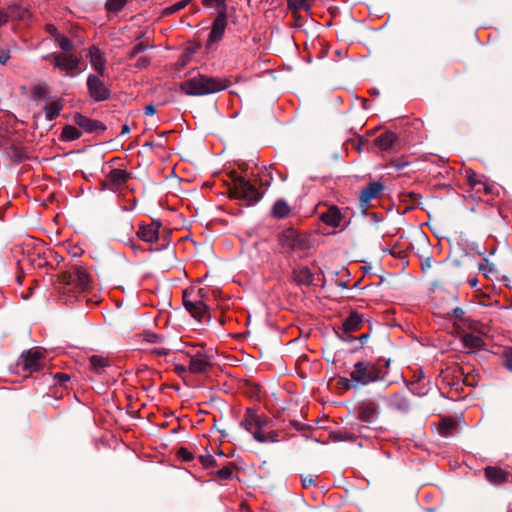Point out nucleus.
<instances>
[{"label":"nucleus","mask_w":512,"mask_h":512,"mask_svg":"<svg viewBox=\"0 0 512 512\" xmlns=\"http://www.w3.org/2000/svg\"><path fill=\"white\" fill-rule=\"evenodd\" d=\"M387 371L379 362L361 360L353 364L349 378H342L341 383L345 389H359L370 384L384 381Z\"/></svg>","instance_id":"1"},{"label":"nucleus","mask_w":512,"mask_h":512,"mask_svg":"<svg viewBox=\"0 0 512 512\" xmlns=\"http://www.w3.org/2000/svg\"><path fill=\"white\" fill-rule=\"evenodd\" d=\"M229 81L198 74L180 84V90L190 96H203L225 90Z\"/></svg>","instance_id":"2"},{"label":"nucleus","mask_w":512,"mask_h":512,"mask_svg":"<svg viewBox=\"0 0 512 512\" xmlns=\"http://www.w3.org/2000/svg\"><path fill=\"white\" fill-rule=\"evenodd\" d=\"M282 248L296 253L304 252L312 247V240L306 233L299 232L293 226H288L279 234Z\"/></svg>","instance_id":"3"},{"label":"nucleus","mask_w":512,"mask_h":512,"mask_svg":"<svg viewBox=\"0 0 512 512\" xmlns=\"http://www.w3.org/2000/svg\"><path fill=\"white\" fill-rule=\"evenodd\" d=\"M230 196L241 199L248 205L258 201V190L244 177L239 175L232 176V186L229 188Z\"/></svg>","instance_id":"4"},{"label":"nucleus","mask_w":512,"mask_h":512,"mask_svg":"<svg viewBox=\"0 0 512 512\" xmlns=\"http://www.w3.org/2000/svg\"><path fill=\"white\" fill-rule=\"evenodd\" d=\"M384 189V185L379 181L370 182L365 188L362 189L359 196L360 206L362 209V213L367 217H370L371 222H380L382 221L381 214L371 212H367V207L372 199H375Z\"/></svg>","instance_id":"5"},{"label":"nucleus","mask_w":512,"mask_h":512,"mask_svg":"<svg viewBox=\"0 0 512 512\" xmlns=\"http://www.w3.org/2000/svg\"><path fill=\"white\" fill-rule=\"evenodd\" d=\"M53 64L55 68L65 72L66 76L74 77L79 68L80 59L70 53H50L43 57Z\"/></svg>","instance_id":"6"},{"label":"nucleus","mask_w":512,"mask_h":512,"mask_svg":"<svg viewBox=\"0 0 512 512\" xmlns=\"http://www.w3.org/2000/svg\"><path fill=\"white\" fill-rule=\"evenodd\" d=\"M128 184V173L122 168H112L105 180L102 182V189L110 190L117 193L119 196H123V191L126 189Z\"/></svg>","instance_id":"7"},{"label":"nucleus","mask_w":512,"mask_h":512,"mask_svg":"<svg viewBox=\"0 0 512 512\" xmlns=\"http://www.w3.org/2000/svg\"><path fill=\"white\" fill-rule=\"evenodd\" d=\"M67 284L80 292L90 289L92 278L88 270L81 265L72 266L67 272Z\"/></svg>","instance_id":"8"},{"label":"nucleus","mask_w":512,"mask_h":512,"mask_svg":"<svg viewBox=\"0 0 512 512\" xmlns=\"http://www.w3.org/2000/svg\"><path fill=\"white\" fill-rule=\"evenodd\" d=\"M87 87L89 95L95 101L107 100L110 96V91L105 83L100 79L98 75L90 74L87 78Z\"/></svg>","instance_id":"9"},{"label":"nucleus","mask_w":512,"mask_h":512,"mask_svg":"<svg viewBox=\"0 0 512 512\" xmlns=\"http://www.w3.org/2000/svg\"><path fill=\"white\" fill-rule=\"evenodd\" d=\"M189 371L195 374H203L209 371L212 366V357L205 351L200 350L190 355Z\"/></svg>","instance_id":"10"},{"label":"nucleus","mask_w":512,"mask_h":512,"mask_svg":"<svg viewBox=\"0 0 512 512\" xmlns=\"http://www.w3.org/2000/svg\"><path fill=\"white\" fill-rule=\"evenodd\" d=\"M268 424V419L264 415H258L252 409H247L241 426L252 433L254 430H262Z\"/></svg>","instance_id":"11"},{"label":"nucleus","mask_w":512,"mask_h":512,"mask_svg":"<svg viewBox=\"0 0 512 512\" xmlns=\"http://www.w3.org/2000/svg\"><path fill=\"white\" fill-rule=\"evenodd\" d=\"M349 427L351 431L347 429H341L333 433V439L337 441H353L357 435L365 436V430L368 429V426L363 425L359 422L349 423Z\"/></svg>","instance_id":"12"},{"label":"nucleus","mask_w":512,"mask_h":512,"mask_svg":"<svg viewBox=\"0 0 512 512\" xmlns=\"http://www.w3.org/2000/svg\"><path fill=\"white\" fill-rule=\"evenodd\" d=\"M227 13H217V16L212 24L209 34L208 45L218 42L222 39L225 29L227 27Z\"/></svg>","instance_id":"13"},{"label":"nucleus","mask_w":512,"mask_h":512,"mask_svg":"<svg viewBox=\"0 0 512 512\" xmlns=\"http://www.w3.org/2000/svg\"><path fill=\"white\" fill-rule=\"evenodd\" d=\"M358 417L366 423H374L379 417V405L373 401L362 402L358 407Z\"/></svg>","instance_id":"14"},{"label":"nucleus","mask_w":512,"mask_h":512,"mask_svg":"<svg viewBox=\"0 0 512 512\" xmlns=\"http://www.w3.org/2000/svg\"><path fill=\"white\" fill-rule=\"evenodd\" d=\"M87 57L94 70L102 76L106 70V60L103 52L99 48L92 46L89 48Z\"/></svg>","instance_id":"15"},{"label":"nucleus","mask_w":512,"mask_h":512,"mask_svg":"<svg viewBox=\"0 0 512 512\" xmlns=\"http://www.w3.org/2000/svg\"><path fill=\"white\" fill-rule=\"evenodd\" d=\"M135 38H136V43L134 44V46L132 47V49L130 51V60L134 56L141 54V53L145 52L147 49H150L153 47V44H151V42L149 40L150 37L148 36V32L146 30L137 33L135 35Z\"/></svg>","instance_id":"16"},{"label":"nucleus","mask_w":512,"mask_h":512,"mask_svg":"<svg viewBox=\"0 0 512 512\" xmlns=\"http://www.w3.org/2000/svg\"><path fill=\"white\" fill-rule=\"evenodd\" d=\"M42 352L37 349H30L22 355L24 369L36 371L40 368V360L42 359Z\"/></svg>","instance_id":"17"},{"label":"nucleus","mask_w":512,"mask_h":512,"mask_svg":"<svg viewBox=\"0 0 512 512\" xmlns=\"http://www.w3.org/2000/svg\"><path fill=\"white\" fill-rule=\"evenodd\" d=\"M293 279L297 285H312L314 274L307 266H298L293 270Z\"/></svg>","instance_id":"18"},{"label":"nucleus","mask_w":512,"mask_h":512,"mask_svg":"<svg viewBox=\"0 0 512 512\" xmlns=\"http://www.w3.org/2000/svg\"><path fill=\"white\" fill-rule=\"evenodd\" d=\"M183 305L185 309L196 319L201 320V318L207 313L208 307L202 301H191L186 299L184 295Z\"/></svg>","instance_id":"19"},{"label":"nucleus","mask_w":512,"mask_h":512,"mask_svg":"<svg viewBox=\"0 0 512 512\" xmlns=\"http://www.w3.org/2000/svg\"><path fill=\"white\" fill-rule=\"evenodd\" d=\"M75 123L82 128L85 132H94L99 129H104V126L101 122L92 120L80 113H76L74 115Z\"/></svg>","instance_id":"20"},{"label":"nucleus","mask_w":512,"mask_h":512,"mask_svg":"<svg viewBox=\"0 0 512 512\" xmlns=\"http://www.w3.org/2000/svg\"><path fill=\"white\" fill-rule=\"evenodd\" d=\"M388 405L391 409L401 413H407L410 410L409 400L402 394H394L388 400Z\"/></svg>","instance_id":"21"},{"label":"nucleus","mask_w":512,"mask_h":512,"mask_svg":"<svg viewBox=\"0 0 512 512\" xmlns=\"http://www.w3.org/2000/svg\"><path fill=\"white\" fill-rule=\"evenodd\" d=\"M126 315L124 311L119 308L108 312L105 316V321L116 329H123L125 326Z\"/></svg>","instance_id":"22"},{"label":"nucleus","mask_w":512,"mask_h":512,"mask_svg":"<svg viewBox=\"0 0 512 512\" xmlns=\"http://www.w3.org/2000/svg\"><path fill=\"white\" fill-rule=\"evenodd\" d=\"M160 226H139L137 236L145 242L152 243L158 239Z\"/></svg>","instance_id":"23"},{"label":"nucleus","mask_w":512,"mask_h":512,"mask_svg":"<svg viewBox=\"0 0 512 512\" xmlns=\"http://www.w3.org/2000/svg\"><path fill=\"white\" fill-rule=\"evenodd\" d=\"M290 212V206L283 199H278L271 208V215L275 219H284L290 214Z\"/></svg>","instance_id":"24"},{"label":"nucleus","mask_w":512,"mask_h":512,"mask_svg":"<svg viewBox=\"0 0 512 512\" xmlns=\"http://www.w3.org/2000/svg\"><path fill=\"white\" fill-rule=\"evenodd\" d=\"M320 219L324 224H339L341 221V213L338 207L331 206L324 213H321Z\"/></svg>","instance_id":"25"},{"label":"nucleus","mask_w":512,"mask_h":512,"mask_svg":"<svg viewBox=\"0 0 512 512\" xmlns=\"http://www.w3.org/2000/svg\"><path fill=\"white\" fill-rule=\"evenodd\" d=\"M397 139V136L395 133L387 131L383 134L379 135L375 139V144L381 149V150H388L392 147L393 143Z\"/></svg>","instance_id":"26"},{"label":"nucleus","mask_w":512,"mask_h":512,"mask_svg":"<svg viewBox=\"0 0 512 512\" xmlns=\"http://www.w3.org/2000/svg\"><path fill=\"white\" fill-rule=\"evenodd\" d=\"M485 475L490 482L494 483L505 482L508 477V473L497 467H487Z\"/></svg>","instance_id":"27"},{"label":"nucleus","mask_w":512,"mask_h":512,"mask_svg":"<svg viewBox=\"0 0 512 512\" xmlns=\"http://www.w3.org/2000/svg\"><path fill=\"white\" fill-rule=\"evenodd\" d=\"M63 108L62 102L60 100L52 101L45 105L44 112L45 117L48 121L54 120L59 116L61 110Z\"/></svg>","instance_id":"28"},{"label":"nucleus","mask_w":512,"mask_h":512,"mask_svg":"<svg viewBox=\"0 0 512 512\" xmlns=\"http://www.w3.org/2000/svg\"><path fill=\"white\" fill-rule=\"evenodd\" d=\"M362 323V318L357 313H351L349 317L343 322V329L345 332L356 330Z\"/></svg>","instance_id":"29"},{"label":"nucleus","mask_w":512,"mask_h":512,"mask_svg":"<svg viewBox=\"0 0 512 512\" xmlns=\"http://www.w3.org/2000/svg\"><path fill=\"white\" fill-rule=\"evenodd\" d=\"M457 423L452 419H443L439 424L438 431L443 437H450L453 434V430L456 428Z\"/></svg>","instance_id":"30"},{"label":"nucleus","mask_w":512,"mask_h":512,"mask_svg":"<svg viewBox=\"0 0 512 512\" xmlns=\"http://www.w3.org/2000/svg\"><path fill=\"white\" fill-rule=\"evenodd\" d=\"M106 366H107V360L104 357L98 356V355H93L90 358V367L94 372L100 374L104 371Z\"/></svg>","instance_id":"31"},{"label":"nucleus","mask_w":512,"mask_h":512,"mask_svg":"<svg viewBox=\"0 0 512 512\" xmlns=\"http://www.w3.org/2000/svg\"><path fill=\"white\" fill-rule=\"evenodd\" d=\"M81 136V131L74 126H65L62 130V138L65 141H73Z\"/></svg>","instance_id":"32"},{"label":"nucleus","mask_w":512,"mask_h":512,"mask_svg":"<svg viewBox=\"0 0 512 512\" xmlns=\"http://www.w3.org/2000/svg\"><path fill=\"white\" fill-rule=\"evenodd\" d=\"M59 48L63 50L64 52H70L74 49L73 42L66 37L64 34H60L57 36V38L54 40Z\"/></svg>","instance_id":"33"},{"label":"nucleus","mask_w":512,"mask_h":512,"mask_svg":"<svg viewBox=\"0 0 512 512\" xmlns=\"http://www.w3.org/2000/svg\"><path fill=\"white\" fill-rule=\"evenodd\" d=\"M136 336L147 343H159L162 341L161 335L153 333L150 330H144L143 332L138 333Z\"/></svg>","instance_id":"34"},{"label":"nucleus","mask_w":512,"mask_h":512,"mask_svg":"<svg viewBox=\"0 0 512 512\" xmlns=\"http://www.w3.org/2000/svg\"><path fill=\"white\" fill-rule=\"evenodd\" d=\"M313 0H288V7L291 10H306L308 11L311 8V3Z\"/></svg>","instance_id":"35"},{"label":"nucleus","mask_w":512,"mask_h":512,"mask_svg":"<svg viewBox=\"0 0 512 512\" xmlns=\"http://www.w3.org/2000/svg\"><path fill=\"white\" fill-rule=\"evenodd\" d=\"M254 439L260 443L277 441V434L272 432L269 436L262 433V430H254L252 432Z\"/></svg>","instance_id":"36"},{"label":"nucleus","mask_w":512,"mask_h":512,"mask_svg":"<svg viewBox=\"0 0 512 512\" xmlns=\"http://www.w3.org/2000/svg\"><path fill=\"white\" fill-rule=\"evenodd\" d=\"M202 2L205 6L215 7L217 13H227L228 12L226 0H203Z\"/></svg>","instance_id":"37"},{"label":"nucleus","mask_w":512,"mask_h":512,"mask_svg":"<svg viewBox=\"0 0 512 512\" xmlns=\"http://www.w3.org/2000/svg\"><path fill=\"white\" fill-rule=\"evenodd\" d=\"M464 343L468 347L479 348L483 344V339L480 336H476L473 334H466L464 336Z\"/></svg>","instance_id":"38"},{"label":"nucleus","mask_w":512,"mask_h":512,"mask_svg":"<svg viewBox=\"0 0 512 512\" xmlns=\"http://www.w3.org/2000/svg\"><path fill=\"white\" fill-rule=\"evenodd\" d=\"M126 4V0H107L106 8L110 12L120 11Z\"/></svg>","instance_id":"39"},{"label":"nucleus","mask_w":512,"mask_h":512,"mask_svg":"<svg viewBox=\"0 0 512 512\" xmlns=\"http://www.w3.org/2000/svg\"><path fill=\"white\" fill-rule=\"evenodd\" d=\"M447 316L450 320L455 319V320L464 321L465 320V318H464L465 311L460 307H455L447 312Z\"/></svg>","instance_id":"40"},{"label":"nucleus","mask_w":512,"mask_h":512,"mask_svg":"<svg viewBox=\"0 0 512 512\" xmlns=\"http://www.w3.org/2000/svg\"><path fill=\"white\" fill-rule=\"evenodd\" d=\"M188 4V0H181L173 5H170L168 7L165 8L164 12L165 14L169 15V14H173L177 11H180L182 10L183 8H185Z\"/></svg>","instance_id":"41"},{"label":"nucleus","mask_w":512,"mask_h":512,"mask_svg":"<svg viewBox=\"0 0 512 512\" xmlns=\"http://www.w3.org/2000/svg\"><path fill=\"white\" fill-rule=\"evenodd\" d=\"M479 270L487 276L489 273L495 271V267L493 263L489 262V260L485 258L483 262L479 264Z\"/></svg>","instance_id":"42"},{"label":"nucleus","mask_w":512,"mask_h":512,"mask_svg":"<svg viewBox=\"0 0 512 512\" xmlns=\"http://www.w3.org/2000/svg\"><path fill=\"white\" fill-rule=\"evenodd\" d=\"M33 95L37 98H46L47 88L45 85H36L33 87Z\"/></svg>","instance_id":"43"},{"label":"nucleus","mask_w":512,"mask_h":512,"mask_svg":"<svg viewBox=\"0 0 512 512\" xmlns=\"http://www.w3.org/2000/svg\"><path fill=\"white\" fill-rule=\"evenodd\" d=\"M150 64V58L148 56H141L134 63V66L138 69H145Z\"/></svg>","instance_id":"44"},{"label":"nucleus","mask_w":512,"mask_h":512,"mask_svg":"<svg viewBox=\"0 0 512 512\" xmlns=\"http://www.w3.org/2000/svg\"><path fill=\"white\" fill-rule=\"evenodd\" d=\"M216 474L219 479L227 480L232 477V470L229 467H223Z\"/></svg>","instance_id":"45"},{"label":"nucleus","mask_w":512,"mask_h":512,"mask_svg":"<svg viewBox=\"0 0 512 512\" xmlns=\"http://www.w3.org/2000/svg\"><path fill=\"white\" fill-rule=\"evenodd\" d=\"M200 460L205 467H211L216 464L215 458L210 454L200 456Z\"/></svg>","instance_id":"46"},{"label":"nucleus","mask_w":512,"mask_h":512,"mask_svg":"<svg viewBox=\"0 0 512 512\" xmlns=\"http://www.w3.org/2000/svg\"><path fill=\"white\" fill-rule=\"evenodd\" d=\"M45 29L46 32L49 33L54 40L57 38L58 35L61 34L53 24H47Z\"/></svg>","instance_id":"47"},{"label":"nucleus","mask_w":512,"mask_h":512,"mask_svg":"<svg viewBox=\"0 0 512 512\" xmlns=\"http://www.w3.org/2000/svg\"><path fill=\"white\" fill-rule=\"evenodd\" d=\"M174 370L178 376L184 377L186 375L187 371L189 370V368L187 369L186 366H184L182 364H176L174 367Z\"/></svg>","instance_id":"48"},{"label":"nucleus","mask_w":512,"mask_h":512,"mask_svg":"<svg viewBox=\"0 0 512 512\" xmlns=\"http://www.w3.org/2000/svg\"><path fill=\"white\" fill-rule=\"evenodd\" d=\"M314 483H315V480L311 475L302 477L303 487L308 488V487L314 485Z\"/></svg>","instance_id":"49"},{"label":"nucleus","mask_w":512,"mask_h":512,"mask_svg":"<svg viewBox=\"0 0 512 512\" xmlns=\"http://www.w3.org/2000/svg\"><path fill=\"white\" fill-rule=\"evenodd\" d=\"M9 59H10L9 51L2 50L0 52V64L5 65Z\"/></svg>","instance_id":"50"},{"label":"nucleus","mask_w":512,"mask_h":512,"mask_svg":"<svg viewBox=\"0 0 512 512\" xmlns=\"http://www.w3.org/2000/svg\"><path fill=\"white\" fill-rule=\"evenodd\" d=\"M468 180L469 184L474 188L477 184H480L481 182L476 179V174L474 172H470L468 174Z\"/></svg>","instance_id":"51"},{"label":"nucleus","mask_w":512,"mask_h":512,"mask_svg":"<svg viewBox=\"0 0 512 512\" xmlns=\"http://www.w3.org/2000/svg\"><path fill=\"white\" fill-rule=\"evenodd\" d=\"M152 352L159 356H166L169 354L170 350L167 348H155V349H153Z\"/></svg>","instance_id":"52"},{"label":"nucleus","mask_w":512,"mask_h":512,"mask_svg":"<svg viewBox=\"0 0 512 512\" xmlns=\"http://www.w3.org/2000/svg\"><path fill=\"white\" fill-rule=\"evenodd\" d=\"M144 112H145L146 115L152 116V115H154L156 113V108H155L154 105L149 104V105L145 106Z\"/></svg>","instance_id":"53"},{"label":"nucleus","mask_w":512,"mask_h":512,"mask_svg":"<svg viewBox=\"0 0 512 512\" xmlns=\"http://www.w3.org/2000/svg\"><path fill=\"white\" fill-rule=\"evenodd\" d=\"M180 455L183 457L184 460L189 461L193 459V456L190 452H188L186 449L182 448L180 450Z\"/></svg>","instance_id":"54"},{"label":"nucleus","mask_w":512,"mask_h":512,"mask_svg":"<svg viewBox=\"0 0 512 512\" xmlns=\"http://www.w3.org/2000/svg\"><path fill=\"white\" fill-rule=\"evenodd\" d=\"M55 378L59 379L60 383H64L70 379L68 374L59 373L55 375Z\"/></svg>","instance_id":"55"},{"label":"nucleus","mask_w":512,"mask_h":512,"mask_svg":"<svg viewBox=\"0 0 512 512\" xmlns=\"http://www.w3.org/2000/svg\"><path fill=\"white\" fill-rule=\"evenodd\" d=\"M505 367L512 371V355H507L505 358Z\"/></svg>","instance_id":"56"},{"label":"nucleus","mask_w":512,"mask_h":512,"mask_svg":"<svg viewBox=\"0 0 512 512\" xmlns=\"http://www.w3.org/2000/svg\"><path fill=\"white\" fill-rule=\"evenodd\" d=\"M432 266V258H427L425 261L422 262V269H428Z\"/></svg>","instance_id":"57"},{"label":"nucleus","mask_w":512,"mask_h":512,"mask_svg":"<svg viewBox=\"0 0 512 512\" xmlns=\"http://www.w3.org/2000/svg\"><path fill=\"white\" fill-rule=\"evenodd\" d=\"M415 385H416V383H412V384H411V388H410V389H411V391H412L414 394H417V395L421 396V395H424V394L426 393L425 391H418V390L416 389Z\"/></svg>","instance_id":"58"},{"label":"nucleus","mask_w":512,"mask_h":512,"mask_svg":"<svg viewBox=\"0 0 512 512\" xmlns=\"http://www.w3.org/2000/svg\"><path fill=\"white\" fill-rule=\"evenodd\" d=\"M368 337H369L368 334H362L358 338H355V340L359 341L360 344L363 345V343L368 339Z\"/></svg>","instance_id":"59"},{"label":"nucleus","mask_w":512,"mask_h":512,"mask_svg":"<svg viewBox=\"0 0 512 512\" xmlns=\"http://www.w3.org/2000/svg\"><path fill=\"white\" fill-rule=\"evenodd\" d=\"M468 283L470 284L471 287H475L478 283V280L477 278H470L468 279Z\"/></svg>","instance_id":"60"},{"label":"nucleus","mask_w":512,"mask_h":512,"mask_svg":"<svg viewBox=\"0 0 512 512\" xmlns=\"http://www.w3.org/2000/svg\"><path fill=\"white\" fill-rule=\"evenodd\" d=\"M127 132H128V123H125V124L122 125L121 133L125 134Z\"/></svg>","instance_id":"61"},{"label":"nucleus","mask_w":512,"mask_h":512,"mask_svg":"<svg viewBox=\"0 0 512 512\" xmlns=\"http://www.w3.org/2000/svg\"><path fill=\"white\" fill-rule=\"evenodd\" d=\"M6 21V15L0 11V25Z\"/></svg>","instance_id":"62"},{"label":"nucleus","mask_w":512,"mask_h":512,"mask_svg":"<svg viewBox=\"0 0 512 512\" xmlns=\"http://www.w3.org/2000/svg\"><path fill=\"white\" fill-rule=\"evenodd\" d=\"M441 228H442V226H439V225L433 226V232L435 234H437L440 232Z\"/></svg>","instance_id":"63"},{"label":"nucleus","mask_w":512,"mask_h":512,"mask_svg":"<svg viewBox=\"0 0 512 512\" xmlns=\"http://www.w3.org/2000/svg\"><path fill=\"white\" fill-rule=\"evenodd\" d=\"M484 191L486 194H490L492 192V188L488 185H485L484 186Z\"/></svg>","instance_id":"64"}]
</instances>
